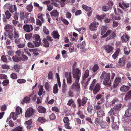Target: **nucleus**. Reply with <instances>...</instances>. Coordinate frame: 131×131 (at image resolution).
Listing matches in <instances>:
<instances>
[{
	"instance_id": "nucleus-6",
	"label": "nucleus",
	"mask_w": 131,
	"mask_h": 131,
	"mask_svg": "<svg viewBox=\"0 0 131 131\" xmlns=\"http://www.w3.org/2000/svg\"><path fill=\"white\" fill-rule=\"evenodd\" d=\"M35 110L32 108L30 107L27 109L25 112V116L26 118L30 117L34 115Z\"/></svg>"
},
{
	"instance_id": "nucleus-48",
	"label": "nucleus",
	"mask_w": 131,
	"mask_h": 131,
	"mask_svg": "<svg viewBox=\"0 0 131 131\" xmlns=\"http://www.w3.org/2000/svg\"><path fill=\"white\" fill-rule=\"evenodd\" d=\"M112 32V31L110 30H108L106 32V33L104 35L102 36L101 38H105L107 37L110 34H111Z\"/></svg>"
},
{
	"instance_id": "nucleus-52",
	"label": "nucleus",
	"mask_w": 131,
	"mask_h": 131,
	"mask_svg": "<svg viewBox=\"0 0 131 131\" xmlns=\"http://www.w3.org/2000/svg\"><path fill=\"white\" fill-rule=\"evenodd\" d=\"M77 114L79 116V117L83 119L84 118V116L83 114L82 113V111H79L77 113Z\"/></svg>"
},
{
	"instance_id": "nucleus-4",
	"label": "nucleus",
	"mask_w": 131,
	"mask_h": 131,
	"mask_svg": "<svg viewBox=\"0 0 131 131\" xmlns=\"http://www.w3.org/2000/svg\"><path fill=\"white\" fill-rule=\"evenodd\" d=\"M33 42L36 46L39 47L41 44V40L40 39V36L38 34H34L32 36Z\"/></svg>"
},
{
	"instance_id": "nucleus-2",
	"label": "nucleus",
	"mask_w": 131,
	"mask_h": 131,
	"mask_svg": "<svg viewBox=\"0 0 131 131\" xmlns=\"http://www.w3.org/2000/svg\"><path fill=\"white\" fill-rule=\"evenodd\" d=\"M123 107L121 104H119L114 106V107L110 109L108 113V115L110 116L115 115L117 114L118 111L120 109Z\"/></svg>"
},
{
	"instance_id": "nucleus-40",
	"label": "nucleus",
	"mask_w": 131,
	"mask_h": 131,
	"mask_svg": "<svg viewBox=\"0 0 131 131\" xmlns=\"http://www.w3.org/2000/svg\"><path fill=\"white\" fill-rule=\"evenodd\" d=\"M100 125L101 127L103 128H105L108 126V124L107 123L103 122H101Z\"/></svg>"
},
{
	"instance_id": "nucleus-14",
	"label": "nucleus",
	"mask_w": 131,
	"mask_h": 131,
	"mask_svg": "<svg viewBox=\"0 0 131 131\" xmlns=\"http://www.w3.org/2000/svg\"><path fill=\"white\" fill-rule=\"evenodd\" d=\"M129 37L126 34H124L121 37L122 42H126L127 41H128Z\"/></svg>"
},
{
	"instance_id": "nucleus-12",
	"label": "nucleus",
	"mask_w": 131,
	"mask_h": 131,
	"mask_svg": "<svg viewBox=\"0 0 131 131\" xmlns=\"http://www.w3.org/2000/svg\"><path fill=\"white\" fill-rule=\"evenodd\" d=\"M126 60L124 57L119 59L118 63V65L121 67H123L125 65Z\"/></svg>"
},
{
	"instance_id": "nucleus-45",
	"label": "nucleus",
	"mask_w": 131,
	"mask_h": 131,
	"mask_svg": "<svg viewBox=\"0 0 131 131\" xmlns=\"http://www.w3.org/2000/svg\"><path fill=\"white\" fill-rule=\"evenodd\" d=\"M9 83V80L8 79H5L2 82V84L3 86L7 85Z\"/></svg>"
},
{
	"instance_id": "nucleus-47",
	"label": "nucleus",
	"mask_w": 131,
	"mask_h": 131,
	"mask_svg": "<svg viewBox=\"0 0 131 131\" xmlns=\"http://www.w3.org/2000/svg\"><path fill=\"white\" fill-rule=\"evenodd\" d=\"M20 67L21 66L20 65L17 64L14 66V69L15 70H16V71L17 72H19V70L18 69H20Z\"/></svg>"
},
{
	"instance_id": "nucleus-22",
	"label": "nucleus",
	"mask_w": 131,
	"mask_h": 131,
	"mask_svg": "<svg viewBox=\"0 0 131 131\" xmlns=\"http://www.w3.org/2000/svg\"><path fill=\"white\" fill-rule=\"evenodd\" d=\"M89 74V71L87 69L85 71V73L82 76V82H84V80L88 77Z\"/></svg>"
},
{
	"instance_id": "nucleus-3",
	"label": "nucleus",
	"mask_w": 131,
	"mask_h": 131,
	"mask_svg": "<svg viewBox=\"0 0 131 131\" xmlns=\"http://www.w3.org/2000/svg\"><path fill=\"white\" fill-rule=\"evenodd\" d=\"M80 86L79 80H75V82L73 83L71 86L72 91L74 90L77 92V94H78L80 90Z\"/></svg>"
},
{
	"instance_id": "nucleus-53",
	"label": "nucleus",
	"mask_w": 131,
	"mask_h": 131,
	"mask_svg": "<svg viewBox=\"0 0 131 131\" xmlns=\"http://www.w3.org/2000/svg\"><path fill=\"white\" fill-rule=\"evenodd\" d=\"M1 59L2 61L4 62H8V61L7 60V58L5 56L2 55L1 56Z\"/></svg>"
},
{
	"instance_id": "nucleus-50",
	"label": "nucleus",
	"mask_w": 131,
	"mask_h": 131,
	"mask_svg": "<svg viewBox=\"0 0 131 131\" xmlns=\"http://www.w3.org/2000/svg\"><path fill=\"white\" fill-rule=\"evenodd\" d=\"M82 8L86 11H88L91 10V7H89L86 5H83L82 6Z\"/></svg>"
},
{
	"instance_id": "nucleus-34",
	"label": "nucleus",
	"mask_w": 131,
	"mask_h": 131,
	"mask_svg": "<svg viewBox=\"0 0 131 131\" xmlns=\"http://www.w3.org/2000/svg\"><path fill=\"white\" fill-rule=\"evenodd\" d=\"M14 38L15 39L18 38L19 36V33H18V31L16 30L15 28L14 29Z\"/></svg>"
},
{
	"instance_id": "nucleus-46",
	"label": "nucleus",
	"mask_w": 131,
	"mask_h": 131,
	"mask_svg": "<svg viewBox=\"0 0 131 131\" xmlns=\"http://www.w3.org/2000/svg\"><path fill=\"white\" fill-rule=\"evenodd\" d=\"M22 128L20 126H18L12 129L11 131H22Z\"/></svg>"
},
{
	"instance_id": "nucleus-21",
	"label": "nucleus",
	"mask_w": 131,
	"mask_h": 131,
	"mask_svg": "<svg viewBox=\"0 0 131 131\" xmlns=\"http://www.w3.org/2000/svg\"><path fill=\"white\" fill-rule=\"evenodd\" d=\"M30 99L28 97H25L21 103V104H22L23 105L25 103H29L30 102Z\"/></svg>"
},
{
	"instance_id": "nucleus-1",
	"label": "nucleus",
	"mask_w": 131,
	"mask_h": 131,
	"mask_svg": "<svg viewBox=\"0 0 131 131\" xmlns=\"http://www.w3.org/2000/svg\"><path fill=\"white\" fill-rule=\"evenodd\" d=\"M110 74L109 73H106L105 71H103L100 78V79L102 81L104 79L103 84L105 85H108V86H111V80H110Z\"/></svg>"
},
{
	"instance_id": "nucleus-49",
	"label": "nucleus",
	"mask_w": 131,
	"mask_h": 131,
	"mask_svg": "<svg viewBox=\"0 0 131 131\" xmlns=\"http://www.w3.org/2000/svg\"><path fill=\"white\" fill-rule=\"evenodd\" d=\"M112 32V31L110 30H108L106 32V33L104 35L102 36L101 38H105L107 37L110 34H111Z\"/></svg>"
},
{
	"instance_id": "nucleus-41",
	"label": "nucleus",
	"mask_w": 131,
	"mask_h": 131,
	"mask_svg": "<svg viewBox=\"0 0 131 131\" xmlns=\"http://www.w3.org/2000/svg\"><path fill=\"white\" fill-rule=\"evenodd\" d=\"M124 51L125 55H128L130 53V51L129 48L125 47L124 49Z\"/></svg>"
},
{
	"instance_id": "nucleus-17",
	"label": "nucleus",
	"mask_w": 131,
	"mask_h": 131,
	"mask_svg": "<svg viewBox=\"0 0 131 131\" xmlns=\"http://www.w3.org/2000/svg\"><path fill=\"white\" fill-rule=\"evenodd\" d=\"M100 88V84L97 83L93 90V92L94 94H96L99 91Z\"/></svg>"
},
{
	"instance_id": "nucleus-56",
	"label": "nucleus",
	"mask_w": 131,
	"mask_h": 131,
	"mask_svg": "<svg viewBox=\"0 0 131 131\" xmlns=\"http://www.w3.org/2000/svg\"><path fill=\"white\" fill-rule=\"evenodd\" d=\"M24 51L25 52V54H27L28 56L30 57L31 56V54L29 52V51H31L30 49L28 50L27 49H24Z\"/></svg>"
},
{
	"instance_id": "nucleus-37",
	"label": "nucleus",
	"mask_w": 131,
	"mask_h": 131,
	"mask_svg": "<svg viewBox=\"0 0 131 131\" xmlns=\"http://www.w3.org/2000/svg\"><path fill=\"white\" fill-rule=\"evenodd\" d=\"M120 51V49H119L118 48L116 50L115 52L114 53L112 57L114 59H115L118 54L119 53Z\"/></svg>"
},
{
	"instance_id": "nucleus-58",
	"label": "nucleus",
	"mask_w": 131,
	"mask_h": 131,
	"mask_svg": "<svg viewBox=\"0 0 131 131\" xmlns=\"http://www.w3.org/2000/svg\"><path fill=\"white\" fill-rule=\"evenodd\" d=\"M43 15L42 14H38L37 17L38 18L41 19V20L42 22H44V20L43 18Z\"/></svg>"
},
{
	"instance_id": "nucleus-32",
	"label": "nucleus",
	"mask_w": 131,
	"mask_h": 131,
	"mask_svg": "<svg viewBox=\"0 0 131 131\" xmlns=\"http://www.w3.org/2000/svg\"><path fill=\"white\" fill-rule=\"evenodd\" d=\"M112 128L114 129H118L119 128L118 123L116 122H114L112 125Z\"/></svg>"
},
{
	"instance_id": "nucleus-38",
	"label": "nucleus",
	"mask_w": 131,
	"mask_h": 131,
	"mask_svg": "<svg viewBox=\"0 0 131 131\" xmlns=\"http://www.w3.org/2000/svg\"><path fill=\"white\" fill-rule=\"evenodd\" d=\"M50 14L51 16L57 17L59 14V13L56 10H54L50 13Z\"/></svg>"
},
{
	"instance_id": "nucleus-35",
	"label": "nucleus",
	"mask_w": 131,
	"mask_h": 131,
	"mask_svg": "<svg viewBox=\"0 0 131 131\" xmlns=\"http://www.w3.org/2000/svg\"><path fill=\"white\" fill-rule=\"evenodd\" d=\"M13 60L16 62H19L20 61V57H19L17 55L14 56L12 57Z\"/></svg>"
},
{
	"instance_id": "nucleus-63",
	"label": "nucleus",
	"mask_w": 131,
	"mask_h": 131,
	"mask_svg": "<svg viewBox=\"0 0 131 131\" xmlns=\"http://www.w3.org/2000/svg\"><path fill=\"white\" fill-rule=\"evenodd\" d=\"M110 8L109 7L106 6H103L102 8V10L104 11H107L109 10Z\"/></svg>"
},
{
	"instance_id": "nucleus-25",
	"label": "nucleus",
	"mask_w": 131,
	"mask_h": 131,
	"mask_svg": "<svg viewBox=\"0 0 131 131\" xmlns=\"http://www.w3.org/2000/svg\"><path fill=\"white\" fill-rule=\"evenodd\" d=\"M97 116L98 117H102L104 115L105 113L102 110H98L97 112Z\"/></svg>"
},
{
	"instance_id": "nucleus-33",
	"label": "nucleus",
	"mask_w": 131,
	"mask_h": 131,
	"mask_svg": "<svg viewBox=\"0 0 131 131\" xmlns=\"http://www.w3.org/2000/svg\"><path fill=\"white\" fill-rule=\"evenodd\" d=\"M22 113V109L21 108L18 107L16 108L15 115H18L20 114V113L21 114Z\"/></svg>"
},
{
	"instance_id": "nucleus-20",
	"label": "nucleus",
	"mask_w": 131,
	"mask_h": 131,
	"mask_svg": "<svg viewBox=\"0 0 131 131\" xmlns=\"http://www.w3.org/2000/svg\"><path fill=\"white\" fill-rule=\"evenodd\" d=\"M9 10L12 13L14 12H17V8L16 5H14L10 6L9 8Z\"/></svg>"
},
{
	"instance_id": "nucleus-15",
	"label": "nucleus",
	"mask_w": 131,
	"mask_h": 131,
	"mask_svg": "<svg viewBox=\"0 0 131 131\" xmlns=\"http://www.w3.org/2000/svg\"><path fill=\"white\" fill-rule=\"evenodd\" d=\"M130 89L129 86L125 85H122L120 88V90L122 92H126Z\"/></svg>"
},
{
	"instance_id": "nucleus-8",
	"label": "nucleus",
	"mask_w": 131,
	"mask_h": 131,
	"mask_svg": "<svg viewBox=\"0 0 131 131\" xmlns=\"http://www.w3.org/2000/svg\"><path fill=\"white\" fill-rule=\"evenodd\" d=\"M99 25V23L96 21H94L91 23L89 26V29L91 31H94L96 30Z\"/></svg>"
},
{
	"instance_id": "nucleus-9",
	"label": "nucleus",
	"mask_w": 131,
	"mask_h": 131,
	"mask_svg": "<svg viewBox=\"0 0 131 131\" xmlns=\"http://www.w3.org/2000/svg\"><path fill=\"white\" fill-rule=\"evenodd\" d=\"M88 100L87 98L84 97L83 98L82 100L80 99H78L77 100V101L79 104L78 106L80 107L81 105L84 106L86 104Z\"/></svg>"
},
{
	"instance_id": "nucleus-10",
	"label": "nucleus",
	"mask_w": 131,
	"mask_h": 131,
	"mask_svg": "<svg viewBox=\"0 0 131 131\" xmlns=\"http://www.w3.org/2000/svg\"><path fill=\"white\" fill-rule=\"evenodd\" d=\"M87 110L88 112L90 114H92L93 113H94L95 111L94 110V105L93 104H88Z\"/></svg>"
},
{
	"instance_id": "nucleus-24",
	"label": "nucleus",
	"mask_w": 131,
	"mask_h": 131,
	"mask_svg": "<svg viewBox=\"0 0 131 131\" xmlns=\"http://www.w3.org/2000/svg\"><path fill=\"white\" fill-rule=\"evenodd\" d=\"M107 27V26H102L101 29V35H103L106 32Z\"/></svg>"
},
{
	"instance_id": "nucleus-60",
	"label": "nucleus",
	"mask_w": 131,
	"mask_h": 131,
	"mask_svg": "<svg viewBox=\"0 0 131 131\" xmlns=\"http://www.w3.org/2000/svg\"><path fill=\"white\" fill-rule=\"evenodd\" d=\"M28 47L30 48H34L36 47L33 43L31 42H28Z\"/></svg>"
},
{
	"instance_id": "nucleus-42",
	"label": "nucleus",
	"mask_w": 131,
	"mask_h": 131,
	"mask_svg": "<svg viewBox=\"0 0 131 131\" xmlns=\"http://www.w3.org/2000/svg\"><path fill=\"white\" fill-rule=\"evenodd\" d=\"M53 93L56 94L57 93L58 91V88L57 84H55L53 89Z\"/></svg>"
},
{
	"instance_id": "nucleus-18",
	"label": "nucleus",
	"mask_w": 131,
	"mask_h": 131,
	"mask_svg": "<svg viewBox=\"0 0 131 131\" xmlns=\"http://www.w3.org/2000/svg\"><path fill=\"white\" fill-rule=\"evenodd\" d=\"M34 19L33 17H30V18H27L24 21V23L26 24L29 23H33L35 22Z\"/></svg>"
},
{
	"instance_id": "nucleus-62",
	"label": "nucleus",
	"mask_w": 131,
	"mask_h": 131,
	"mask_svg": "<svg viewBox=\"0 0 131 131\" xmlns=\"http://www.w3.org/2000/svg\"><path fill=\"white\" fill-rule=\"evenodd\" d=\"M86 44L85 41H83L80 44V47L81 49H84L85 47Z\"/></svg>"
},
{
	"instance_id": "nucleus-64",
	"label": "nucleus",
	"mask_w": 131,
	"mask_h": 131,
	"mask_svg": "<svg viewBox=\"0 0 131 131\" xmlns=\"http://www.w3.org/2000/svg\"><path fill=\"white\" fill-rule=\"evenodd\" d=\"M119 102V100L118 99H113L111 102L112 104H117Z\"/></svg>"
},
{
	"instance_id": "nucleus-44",
	"label": "nucleus",
	"mask_w": 131,
	"mask_h": 131,
	"mask_svg": "<svg viewBox=\"0 0 131 131\" xmlns=\"http://www.w3.org/2000/svg\"><path fill=\"white\" fill-rule=\"evenodd\" d=\"M20 61H25L28 60V57L26 55L22 54L21 56L20 57Z\"/></svg>"
},
{
	"instance_id": "nucleus-28",
	"label": "nucleus",
	"mask_w": 131,
	"mask_h": 131,
	"mask_svg": "<svg viewBox=\"0 0 131 131\" xmlns=\"http://www.w3.org/2000/svg\"><path fill=\"white\" fill-rule=\"evenodd\" d=\"M52 36L55 39H59V35L56 31H54L52 34Z\"/></svg>"
},
{
	"instance_id": "nucleus-23",
	"label": "nucleus",
	"mask_w": 131,
	"mask_h": 131,
	"mask_svg": "<svg viewBox=\"0 0 131 131\" xmlns=\"http://www.w3.org/2000/svg\"><path fill=\"white\" fill-rule=\"evenodd\" d=\"M121 82V78L119 77L116 78L115 80L114 83V87H116Z\"/></svg>"
},
{
	"instance_id": "nucleus-36",
	"label": "nucleus",
	"mask_w": 131,
	"mask_h": 131,
	"mask_svg": "<svg viewBox=\"0 0 131 131\" xmlns=\"http://www.w3.org/2000/svg\"><path fill=\"white\" fill-rule=\"evenodd\" d=\"M114 12L115 14L121 15H122V12L121 9L118 8H117V9L115 8L114 9Z\"/></svg>"
},
{
	"instance_id": "nucleus-11",
	"label": "nucleus",
	"mask_w": 131,
	"mask_h": 131,
	"mask_svg": "<svg viewBox=\"0 0 131 131\" xmlns=\"http://www.w3.org/2000/svg\"><path fill=\"white\" fill-rule=\"evenodd\" d=\"M29 13L28 12L24 13L23 12L21 11L20 13V18L21 20H23L26 19L28 16Z\"/></svg>"
},
{
	"instance_id": "nucleus-16",
	"label": "nucleus",
	"mask_w": 131,
	"mask_h": 131,
	"mask_svg": "<svg viewBox=\"0 0 131 131\" xmlns=\"http://www.w3.org/2000/svg\"><path fill=\"white\" fill-rule=\"evenodd\" d=\"M105 50L107 53L111 52L113 50V47L110 45H107L105 47Z\"/></svg>"
},
{
	"instance_id": "nucleus-57",
	"label": "nucleus",
	"mask_w": 131,
	"mask_h": 131,
	"mask_svg": "<svg viewBox=\"0 0 131 131\" xmlns=\"http://www.w3.org/2000/svg\"><path fill=\"white\" fill-rule=\"evenodd\" d=\"M19 15V13H17V12H15L13 16V18L14 19L16 20H18Z\"/></svg>"
},
{
	"instance_id": "nucleus-31",
	"label": "nucleus",
	"mask_w": 131,
	"mask_h": 131,
	"mask_svg": "<svg viewBox=\"0 0 131 131\" xmlns=\"http://www.w3.org/2000/svg\"><path fill=\"white\" fill-rule=\"evenodd\" d=\"M33 8L32 3H31L30 4L27 5L26 7L27 10L29 12H31L32 11Z\"/></svg>"
},
{
	"instance_id": "nucleus-26",
	"label": "nucleus",
	"mask_w": 131,
	"mask_h": 131,
	"mask_svg": "<svg viewBox=\"0 0 131 131\" xmlns=\"http://www.w3.org/2000/svg\"><path fill=\"white\" fill-rule=\"evenodd\" d=\"M125 116L128 117L131 116V108H128L126 110Z\"/></svg>"
},
{
	"instance_id": "nucleus-7",
	"label": "nucleus",
	"mask_w": 131,
	"mask_h": 131,
	"mask_svg": "<svg viewBox=\"0 0 131 131\" xmlns=\"http://www.w3.org/2000/svg\"><path fill=\"white\" fill-rule=\"evenodd\" d=\"M23 28L25 31L30 32L32 31L33 29V26L31 24H26L23 26Z\"/></svg>"
},
{
	"instance_id": "nucleus-43",
	"label": "nucleus",
	"mask_w": 131,
	"mask_h": 131,
	"mask_svg": "<svg viewBox=\"0 0 131 131\" xmlns=\"http://www.w3.org/2000/svg\"><path fill=\"white\" fill-rule=\"evenodd\" d=\"M32 33H30L29 34H26L25 35V37L26 40H29L32 37Z\"/></svg>"
},
{
	"instance_id": "nucleus-30",
	"label": "nucleus",
	"mask_w": 131,
	"mask_h": 131,
	"mask_svg": "<svg viewBox=\"0 0 131 131\" xmlns=\"http://www.w3.org/2000/svg\"><path fill=\"white\" fill-rule=\"evenodd\" d=\"M96 79H94L93 80V81L91 84L89 88V90H90L92 91L93 90V88H94L95 84H96Z\"/></svg>"
},
{
	"instance_id": "nucleus-39",
	"label": "nucleus",
	"mask_w": 131,
	"mask_h": 131,
	"mask_svg": "<svg viewBox=\"0 0 131 131\" xmlns=\"http://www.w3.org/2000/svg\"><path fill=\"white\" fill-rule=\"evenodd\" d=\"M67 82L69 84H71L72 82L71 73L70 72L69 73V76L67 78Z\"/></svg>"
},
{
	"instance_id": "nucleus-51",
	"label": "nucleus",
	"mask_w": 131,
	"mask_h": 131,
	"mask_svg": "<svg viewBox=\"0 0 131 131\" xmlns=\"http://www.w3.org/2000/svg\"><path fill=\"white\" fill-rule=\"evenodd\" d=\"M5 14L7 19H8L10 18L11 15L9 11L7 10L6 11Z\"/></svg>"
},
{
	"instance_id": "nucleus-13",
	"label": "nucleus",
	"mask_w": 131,
	"mask_h": 131,
	"mask_svg": "<svg viewBox=\"0 0 131 131\" xmlns=\"http://www.w3.org/2000/svg\"><path fill=\"white\" fill-rule=\"evenodd\" d=\"M48 41H49V35L47 36L46 37V38H44L43 40V45L45 47H48L49 46V43Z\"/></svg>"
},
{
	"instance_id": "nucleus-27",
	"label": "nucleus",
	"mask_w": 131,
	"mask_h": 131,
	"mask_svg": "<svg viewBox=\"0 0 131 131\" xmlns=\"http://www.w3.org/2000/svg\"><path fill=\"white\" fill-rule=\"evenodd\" d=\"M131 99V90L128 92L125 95V100H128Z\"/></svg>"
},
{
	"instance_id": "nucleus-55",
	"label": "nucleus",
	"mask_w": 131,
	"mask_h": 131,
	"mask_svg": "<svg viewBox=\"0 0 131 131\" xmlns=\"http://www.w3.org/2000/svg\"><path fill=\"white\" fill-rule=\"evenodd\" d=\"M17 82L19 84L24 83L26 82V80L23 79H19L17 80Z\"/></svg>"
},
{
	"instance_id": "nucleus-29",
	"label": "nucleus",
	"mask_w": 131,
	"mask_h": 131,
	"mask_svg": "<svg viewBox=\"0 0 131 131\" xmlns=\"http://www.w3.org/2000/svg\"><path fill=\"white\" fill-rule=\"evenodd\" d=\"M38 111L40 113H44L46 111L45 108L42 106H39L38 108Z\"/></svg>"
},
{
	"instance_id": "nucleus-54",
	"label": "nucleus",
	"mask_w": 131,
	"mask_h": 131,
	"mask_svg": "<svg viewBox=\"0 0 131 131\" xmlns=\"http://www.w3.org/2000/svg\"><path fill=\"white\" fill-rule=\"evenodd\" d=\"M99 68L97 64H96L94 65L92 68V70L94 72H95L98 70Z\"/></svg>"
},
{
	"instance_id": "nucleus-19",
	"label": "nucleus",
	"mask_w": 131,
	"mask_h": 131,
	"mask_svg": "<svg viewBox=\"0 0 131 131\" xmlns=\"http://www.w3.org/2000/svg\"><path fill=\"white\" fill-rule=\"evenodd\" d=\"M13 27L11 25L7 24L5 26V29L7 32H9L11 31V30L13 29Z\"/></svg>"
},
{
	"instance_id": "nucleus-61",
	"label": "nucleus",
	"mask_w": 131,
	"mask_h": 131,
	"mask_svg": "<svg viewBox=\"0 0 131 131\" xmlns=\"http://www.w3.org/2000/svg\"><path fill=\"white\" fill-rule=\"evenodd\" d=\"M11 78L13 79H16L17 78V74L15 73H12L10 75Z\"/></svg>"
},
{
	"instance_id": "nucleus-5",
	"label": "nucleus",
	"mask_w": 131,
	"mask_h": 131,
	"mask_svg": "<svg viewBox=\"0 0 131 131\" xmlns=\"http://www.w3.org/2000/svg\"><path fill=\"white\" fill-rule=\"evenodd\" d=\"M81 72L78 68L73 69V76L75 80H79L81 76Z\"/></svg>"
},
{
	"instance_id": "nucleus-59",
	"label": "nucleus",
	"mask_w": 131,
	"mask_h": 131,
	"mask_svg": "<svg viewBox=\"0 0 131 131\" xmlns=\"http://www.w3.org/2000/svg\"><path fill=\"white\" fill-rule=\"evenodd\" d=\"M38 121L39 122L43 123L46 121V120L43 117H40L38 119Z\"/></svg>"
}]
</instances>
